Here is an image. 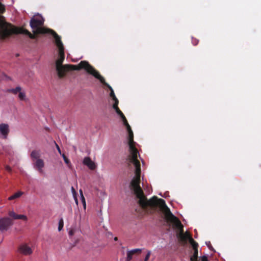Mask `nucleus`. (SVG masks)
I'll return each mask as SVG.
<instances>
[{"label":"nucleus","mask_w":261,"mask_h":261,"mask_svg":"<svg viewBox=\"0 0 261 261\" xmlns=\"http://www.w3.org/2000/svg\"><path fill=\"white\" fill-rule=\"evenodd\" d=\"M3 17L0 18V37L5 39L12 35L23 34L28 35L30 38L35 39L37 35L43 34H50L54 38L58 37V34L54 30L50 29L42 28L44 20L42 18H32L30 22V24L33 29L32 34L28 30L15 27L10 23L6 22Z\"/></svg>","instance_id":"obj_1"},{"label":"nucleus","mask_w":261,"mask_h":261,"mask_svg":"<svg viewBox=\"0 0 261 261\" xmlns=\"http://www.w3.org/2000/svg\"><path fill=\"white\" fill-rule=\"evenodd\" d=\"M131 164H133L135 166V175L130 182V186L131 189L133 190L136 197L139 199V204L143 209H146L148 207H149L153 210H156L160 206V200L163 199L158 198L155 196H153L149 200L147 199L140 186L141 176L140 163L138 159L128 160V166H130Z\"/></svg>","instance_id":"obj_2"},{"label":"nucleus","mask_w":261,"mask_h":261,"mask_svg":"<svg viewBox=\"0 0 261 261\" xmlns=\"http://www.w3.org/2000/svg\"><path fill=\"white\" fill-rule=\"evenodd\" d=\"M55 40L56 45L58 48L59 53V58L56 61V67L60 78H63L65 75L66 72L71 70L84 69L89 73L93 66L86 61H82L76 65L70 64L63 65L62 63L65 59L64 47L60 36L58 35V37L55 38Z\"/></svg>","instance_id":"obj_3"},{"label":"nucleus","mask_w":261,"mask_h":261,"mask_svg":"<svg viewBox=\"0 0 261 261\" xmlns=\"http://www.w3.org/2000/svg\"><path fill=\"white\" fill-rule=\"evenodd\" d=\"M160 202V206L158 208L164 214L167 221L172 223L174 228L179 229V237L181 241L185 243H187V240L190 241V238L192 237L188 231L184 233V226L179 219L171 213L164 200H161Z\"/></svg>","instance_id":"obj_4"},{"label":"nucleus","mask_w":261,"mask_h":261,"mask_svg":"<svg viewBox=\"0 0 261 261\" xmlns=\"http://www.w3.org/2000/svg\"><path fill=\"white\" fill-rule=\"evenodd\" d=\"M89 74H91L96 79L99 80V81L105 86H107L111 91L110 95L112 98V99L116 101L117 100H118L116 97L114 92L112 89V88L110 86L108 83H107L105 81V80L103 76H102L99 72L96 70L93 67H92V69L89 71Z\"/></svg>","instance_id":"obj_5"},{"label":"nucleus","mask_w":261,"mask_h":261,"mask_svg":"<svg viewBox=\"0 0 261 261\" xmlns=\"http://www.w3.org/2000/svg\"><path fill=\"white\" fill-rule=\"evenodd\" d=\"M128 145L129 148L130 154L128 156V160L138 159L139 154L138 149L135 147V142L134 141V134L133 131L128 133Z\"/></svg>","instance_id":"obj_6"},{"label":"nucleus","mask_w":261,"mask_h":261,"mask_svg":"<svg viewBox=\"0 0 261 261\" xmlns=\"http://www.w3.org/2000/svg\"><path fill=\"white\" fill-rule=\"evenodd\" d=\"M13 224L12 220L9 218L0 219V230H6Z\"/></svg>","instance_id":"obj_7"},{"label":"nucleus","mask_w":261,"mask_h":261,"mask_svg":"<svg viewBox=\"0 0 261 261\" xmlns=\"http://www.w3.org/2000/svg\"><path fill=\"white\" fill-rule=\"evenodd\" d=\"M189 243L194 249V253L191 257L190 260L191 261H197L198 244L192 238H190Z\"/></svg>","instance_id":"obj_8"},{"label":"nucleus","mask_w":261,"mask_h":261,"mask_svg":"<svg viewBox=\"0 0 261 261\" xmlns=\"http://www.w3.org/2000/svg\"><path fill=\"white\" fill-rule=\"evenodd\" d=\"M33 165L34 168L39 172L40 174L43 173V168L44 167V162L42 159H39L33 161Z\"/></svg>","instance_id":"obj_9"},{"label":"nucleus","mask_w":261,"mask_h":261,"mask_svg":"<svg viewBox=\"0 0 261 261\" xmlns=\"http://www.w3.org/2000/svg\"><path fill=\"white\" fill-rule=\"evenodd\" d=\"M9 133L8 124L5 123L0 124V137L6 139Z\"/></svg>","instance_id":"obj_10"},{"label":"nucleus","mask_w":261,"mask_h":261,"mask_svg":"<svg viewBox=\"0 0 261 261\" xmlns=\"http://www.w3.org/2000/svg\"><path fill=\"white\" fill-rule=\"evenodd\" d=\"M19 252L25 255H30L32 253L31 248L27 244H22L19 248Z\"/></svg>","instance_id":"obj_11"},{"label":"nucleus","mask_w":261,"mask_h":261,"mask_svg":"<svg viewBox=\"0 0 261 261\" xmlns=\"http://www.w3.org/2000/svg\"><path fill=\"white\" fill-rule=\"evenodd\" d=\"M83 164L88 167V168L91 170H94L96 168L95 163L89 157H86L84 158Z\"/></svg>","instance_id":"obj_12"},{"label":"nucleus","mask_w":261,"mask_h":261,"mask_svg":"<svg viewBox=\"0 0 261 261\" xmlns=\"http://www.w3.org/2000/svg\"><path fill=\"white\" fill-rule=\"evenodd\" d=\"M142 250L141 249H135L130 251H128L127 252V257L126 261H130L134 255L135 254H139L141 252Z\"/></svg>","instance_id":"obj_13"},{"label":"nucleus","mask_w":261,"mask_h":261,"mask_svg":"<svg viewBox=\"0 0 261 261\" xmlns=\"http://www.w3.org/2000/svg\"><path fill=\"white\" fill-rule=\"evenodd\" d=\"M119 100H117L113 105V108L115 110L117 114L120 116V118L124 116L122 111L118 108Z\"/></svg>","instance_id":"obj_14"},{"label":"nucleus","mask_w":261,"mask_h":261,"mask_svg":"<svg viewBox=\"0 0 261 261\" xmlns=\"http://www.w3.org/2000/svg\"><path fill=\"white\" fill-rule=\"evenodd\" d=\"M30 155L32 162L36 160L39 159L40 157V151L39 150H34L32 151Z\"/></svg>","instance_id":"obj_15"},{"label":"nucleus","mask_w":261,"mask_h":261,"mask_svg":"<svg viewBox=\"0 0 261 261\" xmlns=\"http://www.w3.org/2000/svg\"><path fill=\"white\" fill-rule=\"evenodd\" d=\"M21 88L20 86H17L15 88L9 89L7 90V92L9 93H13V94H17L20 92Z\"/></svg>","instance_id":"obj_16"},{"label":"nucleus","mask_w":261,"mask_h":261,"mask_svg":"<svg viewBox=\"0 0 261 261\" xmlns=\"http://www.w3.org/2000/svg\"><path fill=\"white\" fill-rule=\"evenodd\" d=\"M23 194V192H18L13 195L9 197L8 199L10 200H13L14 199L20 197Z\"/></svg>","instance_id":"obj_17"},{"label":"nucleus","mask_w":261,"mask_h":261,"mask_svg":"<svg viewBox=\"0 0 261 261\" xmlns=\"http://www.w3.org/2000/svg\"><path fill=\"white\" fill-rule=\"evenodd\" d=\"M25 93L24 92H22L21 90L18 93V98L20 100H24L25 99Z\"/></svg>","instance_id":"obj_18"},{"label":"nucleus","mask_w":261,"mask_h":261,"mask_svg":"<svg viewBox=\"0 0 261 261\" xmlns=\"http://www.w3.org/2000/svg\"><path fill=\"white\" fill-rule=\"evenodd\" d=\"M64 226V221L62 218L60 219L59 222V226H58V230L59 231H61Z\"/></svg>","instance_id":"obj_19"},{"label":"nucleus","mask_w":261,"mask_h":261,"mask_svg":"<svg viewBox=\"0 0 261 261\" xmlns=\"http://www.w3.org/2000/svg\"><path fill=\"white\" fill-rule=\"evenodd\" d=\"M9 216L13 218L14 219H18V214H16L15 212L11 211L9 213Z\"/></svg>","instance_id":"obj_20"},{"label":"nucleus","mask_w":261,"mask_h":261,"mask_svg":"<svg viewBox=\"0 0 261 261\" xmlns=\"http://www.w3.org/2000/svg\"><path fill=\"white\" fill-rule=\"evenodd\" d=\"M62 156L63 158V159H64V161L65 163L67 165H69L70 164V161L68 160V159L66 156V155L64 154H63L62 155Z\"/></svg>","instance_id":"obj_21"},{"label":"nucleus","mask_w":261,"mask_h":261,"mask_svg":"<svg viewBox=\"0 0 261 261\" xmlns=\"http://www.w3.org/2000/svg\"><path fill=\"white\" fill-rule=\"evenodd\" d=\"M17 218L18 219H21L24 221L27 220V216L23 215H18Z\"/></svg>","instance_id":"obj_22"},{"label":"nucleus","mask_w":261,"mask_h":261,"mask_svg":"<svg viewBox=\"0 0 261 261\" xmlns=\"http://www.w3.org/2000/svg\"><path fill=\"white\" fill-rule=\"evenodd\" d=\"M122 119V120L123 121V124L125 126L126 125H127V124H128V123L127 122V120L126 119V118H125V116L124 117H122V118H121Z\"/></svg>","instance_id":"obj_23"},{"label":"nucleus","mask_w":261,"mask_h":261,"mask_svg":"<svg viewBox=\"0 0 261 261\" xmlns=\"http://www.w3.org/2000/svg\"><path fill=\"white\" fill-rule=\"evenodd\" d=\"M151 254V251H148L144 258V261H148Z\"/></svg>","instance_id":"obj_24"},{"label":"nucleus","mask_w":261,"mask_h":261,"mask_svg":"<svg viewBox=\"0 0 261 261\" xmlns=\"http://www.w3.org/2000/svg\"><path fill=\"white\" fill-rule=\"evenodd\" d=\"M5 11V6L0 3V13H4Z\"/></svg>","instance_id":"obj_25"},{"label":"nucleus","mask_w":261,"mask_h":261,"mask_svg":"<svg viewBox=\"0 0 261 261\" xmlns=\"http://www.w3.org/2000/svg\"><path fill=\"white\" fill-rule=\"evenodd\" d=\"M192 42L194 45H196L198 43L199 41L196 38H192Z\"/></svg>","instance_id":"obj_26"},{"label":"nucleus","mask_w":261,"mask_h":261,"mask_svg":"<svg viewBox=\"0 0 261 261\" xmlns=\"http://www.w3.org/2000/svg\"><path fill=\"white\" fill-rule=\"evenodd\" d=\"M125 127L128 133L132 131L130 126L129 124L126 125Z\"/></svg>","instance_id":"obj_27"},{"label":"nucleus","mask_w":261,"mask_h":261,"mask_svg":"<svg viewBox=\"0 0 261 261\" xmlns=\"http://www.w3.org/2000/svg\"><path fill=\"white\" fill-rule=\"evenodd\" d=\"M201 261H208L207 257L206 256H203L201 257Z\"/></svg>","instance_id":"obj_28"},{"label":"nucleus","mask_w":261,"mask_h":261,"mask_svg":"<svg viewBox=\"0 0 261 261\" xmlns=\"http://www.w3.org/2000/svg\"><path fill=\"white\" fill-rule=\"evenodd\" d=\"M74 230H73V229L70 230L69 231V236H73V234H74Z\"/></svg>","instance_id":"obj_29"},{"label":"nucleus","mask_w":261,"mask_h":261,"mask_svg":"<svg viewBox=\"0 0 261 261\" xmlns=\"http://www.w3.org/2000/svg\"><path fill=\"white\" fill-rule=\"evenodd\" d=\"M56 147H57V149L58 150V151H59V152L60 153H61V150H60V148L59 147V146H58V145L56 143Z\"/></svg>","instance_id":"obj_30"},{"label":"nucleus","mask_w":261,"mask_h":261,"mask_svg":"<svg viewBox=\"0 0 261 261\" xmlns=\"http://www.w3.org/2000/svg\"><path fill=\"white\" fill-rule=\"evenodd\" d=\"M6 169L8 171H9V172H10V171H11V168H10L9 166H7L6 167Z\"/></svg>","instance_id":"obj_31"},{"label":"nucleus","mask_w":261,"mask_h":261,"mask_svg":"<svg viewBox=\"0 0 261 261\" xmlns=\"http://www.w3.org/2000/svg\"><path fill=\"white\" fill-rule=\"evenodd\" d=\"M82 197H83V205H84V207L85 208L86 207V202H85V199L83 195H82Z\"/></svg>","instance_id":"obj_32"},{"label":"nucleus","mask_w":261,"mask_h":261,"mask_svg":"<svg viewBox=\"0 0 261 261\" xmlns=\"http://www.w3.org/2000/svg\"><path fill=\"white\" fill-rule=\"evenodd\" d=\"M71 190L73 193H75V191L73 187H71Z\"/></svg>","instance_id":"obj_33"},{"label":"nucleus","mask_w":261,"mask_h":261,"mask_svg":"<svg viewBox=\"0 0 261 261\" xmlns=\"http://www.w3.org/2000/svg\"><path fill=\"white\" fill-rule=\"evenodd\" d=\"M114 240V241H117L118 240V238L117 237H115Z\"/></svg>","instance_id":"obj_34"},{"label":"nucleus","mask_w":261,"mask_h":261,"mask_svg":"<svg viewBox=\"0 0 261 261\" xmlns=\"http://www.w3.org/2000/svg\"><path fill=\"white\" fill-rule=\"evenodd\" d=\"M3 74V72H1L0 71V79L1 78L2 75Z\"/></svg>","instance_id":"obj_35"},{"label":"nucleus","mask_w":261,"mask_h":261,"mask_svg":"<svg viewBox=\"0 0 261 261\" xmlns=\"http://www.w3.org/2000/svg\"><path fill=\"white\" fill-rule=\"evenodd\" d=\"M207 246H208V248H209L210 249H211V248H212L211 246H210V245H208L207 244Z\"/></svg>","instance_id":"obj_36"},{"label":"nucleus","mask_w":261,"mask_h":261,"mask_svg":"<svg viewBox=\"0 0 261 261\" xmlns=\"http://www.w3.org/2000/svg\"><path fill=\"white\" fill-rule=\"evenodd\" d=\"M207 246H208V248H209L210 249H211V248H212L211 246H210V245H208L207 244Z\"/></svg>","instance_id":"obj_37"}]
</instances>
